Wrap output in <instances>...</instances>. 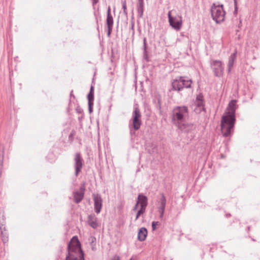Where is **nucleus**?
<instances>
[{"label":"nucleus","mask_w":260,"mask_h":260,"mask_svg":"<svg viewBox=\"0 0 260 260\" xmlns=\"http://www.w3.org/2000/svg\"><path fill=\"white\" fill-rule=\"evenodd\" d=\"M106 24L108 27L107 36L109 37L112 31L113 25V18L111 13V8L110 6L108 7L107 10Z\"/></svg>","instance_id":"f8f14e48"},{"label":"nucleus","mask_w":260,"mask_h":260,"mask_svg":"<svg viewBox=\"0 0 260 260\" xmlns=\"http://www.w3.org/2000/svg\"><path fill=\"white\" fill-rule=\"evenodd\" d=\"M75 175L78 176L81 171L83 165V159L80 153H76L74 158Z\"/></svg>","instance_id":"1a4fd4ad"},{"label":"nucleus","mask_w":260,"mask_h":260,"mask_svg":"<svg viewBox=\"0 0 260 260\" xmlns=\"http://www.w3.org/2000/svg\"><path fill=\"white\" fill-rule=\"evenodd\" d=\"M148 152L150 154L156 152L157 151L156 146L154 144H151V149H148Z\"/></svg>","instance_id":"5701e85b"},{"label":"nucleus","mask_w":260,"mask_h":260,"mask_svg":"<svg viewBox=\"0 0 260 260\" xmlns=\"http://www.w3.org/2000/svg\"><path fill=\"white\" fill-rule=\"evenodd\" d=\"M178 128L182 132L185 133H189L195 129L196 126L192 123H183L179 125Z\"/></svg>","instance_id":"2eb2a0df"},{"label":"nucleus","mask_w":260,"mask_h":260,"mask_svg":"<svg viewBox=\"0 0 260 260\" xmlns=\"http://www.w3.org/2000/svg\"><path fill=\"white\" fill-rule=\"evenodd\" d=\"M158 108H159V109H160V108H161V106H160V100H158Z\"/></svg>","instance_id":"a19ab883"},{"label":"nucleus","mask_w":260,"mask_h":260,"mask_svg":"<svg viewBox=\"0 0 260 260\" xmlns=\"http://www.w3.org/2000/svg\"><path fill=\"white\" fill-rule=\"evenodd\" d=\"M0 226H2V231H3L4 232H5V226L3 224H0Z\"/></svg>","instance_id":"ea45409f"},{"label":"nucleus","mask_w":260,"mask_h":260,"mask_svg":"<svg viewBox=\"0 0 260 260\" xmlns=\"http://www.w3.org/2000/svg\"><path fill=\"white\" fill-rule=\"evenodd\" d=\"M231 215L230 214H226V217L229 216H230Z\"/></svg>","instance_id":"a18cd8bd"},{"label":"nucleus","mask_w":260,"mask_h":260,"mask_svg":"<svg viewBox=\"0 0 260 260\" xmlns=\"http://www.w3.org/2000/svg\"><path fill=\"white\" fill-rule=\"evenodd\" d=\"M89 92H94V87L92 85L90 87Z\"/></svg>","instance_id":"58836bf2"},{"label":"nucleus","mask_w":260,"mask_h":260,"mask_svg":"<svg viewBox=\"0 0 260 260\" xmlns=\"http://www.w3.org/2000/svg\"><path fill=\"white\" fill-rule=\"evenodd\" d=\"M234 5H235V11L234 13H236L237 12V0H234Z\"/></svg>","instance_id":"72a5a7b5"},{"label":"nucleus","mask_w":260,"mask_h":260,"mask_svg":"<svg viewBox=\"0 0 260 260\" xmlns=\"http://www.w3.org/2000/svg\"><path fill=\"white\" fill-rule=\"evenodd\" d=\"M79 191H76L73 193L74 201L76 203H79L83 199L85 188L84 184H81Z\"/></svg>","instance_id":"ddd939ff"},{"label":"nucleus","mask_w":260,"mask_h":260,"mask_svg":"<svg viewBox=\"0 0 260 260\" xmlns=\"http://www.w3.org/2000/svg\"><path fill=\"white\" fill-rule=\"evenodd\" d=\"M99 0H92V6H94L99 2Z\"/></svg>","instance_id":"f704fd0d"},{"label":"nucleus","mask_w":260,"mask_h":260,"mask_svg":"<svg viewBox=\"0 0 260 260\" xmlns=\"http://www.w3.org/2000/svg\"><path fill=\"white\" fill-rule=\"evenodd\" d=\"M143 49L144 50H147L146 39L145 38L143 39Z\"/></svg>","instance_id":"473e14b6"},{"label":"nucleus","mask_w":260,"mask_h":260,"mask_svg":"<svg viewBox=\"0 0 260 260\" xmlns=\"http://www.w3.org/2000/svg\"><path fill=\"white\" fill-rule=\"evenodd\" d=\"M147 235V230L145 228H141L138 233V239L140 241H143L146 239Z\"/></svg>","instance_id":"a211bd4d"},{"label":"nucleus","mask_w":260,"mask_h":260,"mask_svg":"<svg viewBox=\"0 0 260 260\" xmlns=\"http://www.w3.org/2000/svg\"><path fill=\"white\" fill-rule=\"evenodd\" d=\"M141 114L137 106H135L132 113V119L129 122L128 127L131 135L135 134L136 131L140 129L142 124Z\"/></svg>","instance_id":"20e7f679"},{"label":"nucleus","mask_w":260,"mask_h":260,"mask_svg":"<svg viewBox=\"0 0 260 260\" xmlns=\"http://www.w3.org/2000/svg\"><path fill=\"white\" fill-rule=\"evenodd\" d=\"M159 224V223L158 221H153L152 222V230L154 231L156 230V226L158 225Z\"/></svg>","instance_id":"c85d7f7f"},{"label":"nucleus","mask_w":260,"mask_h":260,"mask_svg":"<svg viewBox=\"0 0 260 260\" xmlns=\"http://www.w3.org/2000/svg\"><path fill=\"white\" fill-rule=\"evenodd\" d=\"M138 205H137V203L136 202V204L135 206L134 207L133 210L136 211L138 209Z\"/></svg>","instance_id":"4c0bfd02"},{"label":"nucleus","mask_w":260,"mask_h":260,"mask_svg":"<svg viewBox=\"0 0 260 260\" xmlns=\"http://www.w3.org/2000/svg\"><path fill=\"white\" fill-rule=\"evenodd\" d=\"M211 17L216 23H220L224 20L225 12L223 10V5H216L213 4L211 8Z\"/></svg>","instance_id":"423d86ee"},{"label":"nucleus","mask_w":260,"mask_h":260,"mask_svg":"<svg viewBox=\"0 0 260 260\" xmlns=\"http://www.w3.org/2000/svg\"><path fill=\"white\" fill-rule=\"evenodd\" d=\"M137 12L138 16L142 18L144 12V3L138 2L137 5Z\"/></svg>","instance_id":"aec40b11"},{"label":"nucleus","mask_w":260,"mask_h":260,"mask_svg":"<svg viewBox=\"0 0 260 260\" xmlns=\"http://www.w3.org/2000/svg\"><path fill=\"white\" fill-rule=\"evenodd\" d=\"M171 12L172 11H170L168 14L169 24L175 30H179L182 24V17L179 15L173 17Z\"/></svg>","instance_id":"0eeeda50"},{"label":"nucleus","mask_w":260,"mask_h":260,"mask_svg":"<svg viewBox=\"0 0 260 260\" xmlns=\"http://www.w3.org/2000/svg\"><path fill=\"white\" fill-rule=\"evenodd\" d=\"M122 9L123 10V13L126 17H127V12L126 11V4L125 1L122 2Z\"/></svg>","instance_id":"393cba45"},{"label":"nucleus","mask_w":260,"mask_h":260,"mask_svg":"<svg viewBox=\"0 0 260 260\" xmlns=\"http://www.w3.org/2000/svg\"><path fill=\"white\" fill-rule=\"evenodd\" d=\"M194 106H204V107H205L204 97L202 93H200L197 95L196 101L194 102Z\"/></svg>","instance_id":"6ab92c4d"},{"label":"nucleus","mask_w":260,"mask_h":260,"mask_svg":"<svg viewBox=\"0 0 260 260\" xmlns=\"http://www.w3.org/2000/svg\"><path fill=\"white\" fill-rule=\"evenodd\" d=\"M191 80H186L184 77L180 76L173 80L171 84L172 88L170 89V91L173 90L179 92L185 88H191Z\"/></svg>","instance_id":"39448f33"},{"label":"nucleus","mask_w":260,"mask_h":260,"mask_svg":"<svg viewBox=\"0 0 260 260\" xmlns=\"http://www.w3.org/2000/svg\"><path fill=\"white\" fill-rule=\"evenodd\" d=\"M137 205L140 204L141 208L146 209L148 205V198L143 194H139L138 196Z\"/></svg>","instance_id":"4468645a"},{"label":"nucleus","mask_w":260,"mask_h":260,"mask_svg":"<svg viewBox=\"0 0 260 260\" xmlns=\"http://www.w3.org/2000/svg\"><path fill=\"white\" fill-rule=\"evenodd\" d=\"M237 52L232 53L229 57V61L228 63V72L230 74L231 72L232 69L233 67L235 61L236 59Z\"/></svg>","instance_id":"dca6fc26"},{"label":"nucleus","mask_w":260,"mask_h":260,"mask_svg":"<svg viewBox=\"0 0 260 260\" xmlns=\"http://www.w3.org/2000/svg\"><path fill=\"white\" fill-rule=\"evenodd\" d=\"M138 2L144 3V0H138Z\"/></svg>","instance_id":"c03bdc74"},{"label":"nucleus","mask_w":260,"mask_h":260,"mask_svg":"<svg viewBox=\"0 0 260 260\" xmlns=\"http://www.w3.org/2000/svg\"><path fill=\"white\" fill-rule=\"evenodd\" d=\"M143 57L147 61H148V55H147V50H144V51H143Z\"/></svg>","instance_id":"7c9ffc66"},{"label":"nucleus","mask_w":260,"mask_h":260,"mask_svg":"<svg viewBox=\"0 0 260 260\" xmlns=\"http://www.w3.org/2000/svg\"><path fill=\"white\" fill-rule=\"evenodd\" d=\"M211 68L216 77H221L223 75L224 67L221 61L215 60L211 63Z\"/></svg>","instance_id":"6e6552de"},{"label":"nucleus","mask_w":260,"mask_h":260,"mask_svg":"<svg viewBox=\"0 0 260 260\" xmlns=\"http://www.w3.org/2000/svg\"><path fill=\"white\" fill-rule=\"evenodd\" d=\"M68 250L66 260H85L84 252L77 236L73 237L68 243Z\"/></svg>","instance_id":"f03ea898"},{"label":"nucleus","mask_w":260,"mask_h":260,"mask_svg":"<svg viewBox=\"0 0 260 260\" xmlns=\"http://www.w3.org/2000/svg\"><path fill=\"white\" fill-rule=\"evenodd\" d=\"M167 200L164 193L160 194V198L157 200V208L159 213V218H162L164 216Z\"/></svg>","instance_id":"9d476101"},{"label":"nucleus","mask_w":260,"mask_h":260,"mask_svg":"<svg viewBox=\"0 0 260 260\" xmlns=\"http://www.w3.org/2000/svg\"><path fill=\"white\" fill-rule=\"evenodd\" d=\"M112 260H120L119 256L115 255Z\"/></svg>","instance_id":"e433bc0d"},{"label":"nucleus","mask_w":260,"mask_h":260,"mask_svg":"<svg viewBox=\"0 0 260 260\" xmlns=\"http://www.w3.org/2000/svg\"><path fill=\"white\" fill-rule=\"evenodd\" d=\"M3 163V156L0 154V178L2 176V169Z\"/></svg>","instance_id":"cd10ccee"},{"label":"nucleus","mask_w":260,"mask_h":260,"mask_svg":"<svg viewBox=\"0 0 260 260\" xmlns=\"http://www.w3.org/2000/svg\"><path fill=\"white\" fill-rule=\"evenodd\" d=\"M75 132L74 131H73L71 132V133H70V134L69 136V140H71V141L73 140V139L74 136H75Z\"/></svg>","instance_id":"c756f323"},{"label":"nucleus","mask_w":260,"mask_h":260,"mask_svg":"<svg viewBox=\"0 0 260 260\" xmlns=\"http://www.w3.org/2000/svg\"><path fill=\"white\" fill-rule=\"evenodd\" d=\"M145 210H146V209L141 208L140 207V209L137 212V215H136V219H135L136 220H137L138 219L139 217L141 215L143 214L145 212Z\"/></svg>","instance_id":"b1692460"},{"label":"nucleus","mask_w":260,"mask_h":260,"mask_svg":"<svg viewBox=\"0 0 260 260\" xmlns=\"http://www.w3.org/2000/svg\"><path fill=\"white\" fill-rule=\"evenodd\" d=\"M88 223L93 229H96L98 226L97 218L94 214L88 215Z\"/></svg>","instance_id":"f3484780"},{"label":"nucleus","mask_w":260,"mask_h":260,"mask_svg":"<svg viewBox=\"0 0 260 260\" xmlns=\"http://www.w3.org/2000/svg\"><path fill=\"white\" fill-rule=\"evenodd\" d=\"M93 200L94 201V207L95 212L97 214L100 213L103 205V200L100 194H93Z\"/></svg>","instance_id":"9b49d317"},{"label":"nucleus","mask_w":260,"mask_h":260,"mask_svg":"<svg viewBox=\"0 0 260 260\" xmlns=\"http://www.w3.org/2000/svg\"><path fill=\"white\" fill-rule=\"evenodd\" d=\"M0 230L1 231V237L2 241L4 243H6L8 241V235L7 232H4L3 231H2V226H0Z\"/></svg>","instance_id":"412c9836"},{"label":"nucleus","mask_w":260,"mask_h":260,"mask_svg":"<svg viewBox=\"0 0 260 260\" xmlns=\"http://www.w3.org/2000/svg\"><path fill=\"white\" fill-rule=\"evenodd\" d=\"M73 92V91L72 90L71 93H70V95H71V96H73V97L75 98V96L74 95Z\"/></svg>","instance_id":"79ce46f5"},{"label":"nucleus","mask_w":260,"mask_h":260,"mask_svg":"<svg viewBox=\"0 0 260 260\" xmlns=\"http://www.w3.org/2000/svg\"><path fill=\"white\" fill-rule=\"evenodd\" d=\"M129 260H136V259L135 258H134L133 257H132Z\"/></svg>","instance_id":"37998d69"},{"label":"nucleus","mask_w":260,"mask_h":260,"mask_svg":"<svg viewBox=\"0 0 260 260\" xmlns=\"http://www.w3.org/2000/svg\"><path fill=\"white\" fill-rule=\"evenodd\" d=\"M76 111L78 113H82L83 112V109L79 106L77 107L76 109Z\"/></svg>","instance_id":"2f4dec72"},{"label":"nucleus","mask_w":260,"mask_h":260,"mask_svg":"<svg viewBox=\"0 0 260 260\" xmlns=\"http://www.w3.org/2000/svg\"><path fill=\"white\" fill-rule=\"evenodd\" d=\"M88 110L90 113L93 112V102H88Z\"/></svg>","instance_id":"bb28decb"},{"label":"nucleus","mask_w":260,"mask_h":260,"mask_svg":"<svg viewBox=\"0 0 260 260\" xmlns=\"http://www.w3.org/2000/svg\"><path fill=\"white\" fill-rule=\"evenodd\" d=\"M88 102H93L94 101V92H89L87 95Z\"/></svg>","instance_id":"a878e982"},{"label":"nucleus","mask_w":260,"mask_h":260,"mask_svg":"<svg viewBox=\"0 0 260 260\" xmlns=\"http://www.w3.org/2000/svg\"><path fill=\"white\" fill-rule=\"evenodd\" d=\"M188 115V109L187 107L185 106H175L172 111V121L174 124L178 127L183 123L185 117Z\"/></svg>","instance_id":"7ed1b4c3"},{"label":"nucleus","mask_w":260,"mask_h":260,"mask_svg":"<svg viewBox=\"0 0 260 260\" xmlns=\"http://www.w3.org/2000/svg\"><path fill=\"white\" fill-rule=\"evenodd\" d=\"M236 100H232L228 104L226 111L221 119V131L222 135L228 137L231 135L236 121Z\"/></svg>","instance_id":"f257e3e1"},{"label":"nucleus","mask_w":260,"mask_h":260,"mask_svg":"<svg viewBox=\"0 0 260 260\" xmlns=\"http://www.w3.org/2000/svg\"><path fill=\"white\" fill-rule=\"evenodd\" d=\"M131 29L133 30V34H134L135 31H134V24L133 22L131 23Z\"/></svg>","instance_id":"c9c22d12"},{"label":"nucleus","mask_w":260,"mask_h":260,"mask_svg":"<svg viewBox=\"0 0 260 260\" xmlns=\"http://www.w3.org/2000/svg\"><path fill=\"white\" fill-rule=\"evenodd\" d=\"M205 111V108L204 106L196 107L194 109V111L197 114H200L202 111Z\"/></svg>","instance_id":"4be33fe9"}]
</instances>
